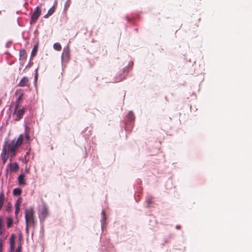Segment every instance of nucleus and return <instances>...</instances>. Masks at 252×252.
Masks as SVG:
<instances>
[{"instance_id":"c85d7f7f","label":"nucleus","mask_w":252,"mask_h":252,"mask_svg":"<svg viewBox=\"0 0 252 252\" xmlns=\"http://www.w3.org/2000/svg\"><path fill=\"white\" fill-rule=\"evenodd\" d=\"M15 252H22V251H17V250H16Z\"/></svg>"},{"instance_id":"39448f33","label":"nucleus","mask_w":252,"mask_h":252,"mask_svg":"<svg viewBox=\"0 0 252 252\" xmlns=\"http://www.w3.org/2000/svg\"><path fill=\"white\" fill-rule=\"evenodd\" d=\"M62 57L64 62H67L69 61L70 59V51L68 46L63 48Z\"/></svg>"},{"instance_id":"7c9ffc66","label":"nucleus","mask_w":252,"mask_h":252,"mask_svg":"<svg viewBox=\"0 0 252 252\" xmlns=\"http://www.w3.org/2000/svg\"><path fill=\"white\" fill-rule=\"evenodd\" d=\"M28 154H29V152H27L26 155H27Z\"/></svg>"},{"instance_id":"dca6fc26","label":"nucleus","mask_w":252,"mask_h":252,"mask_svg":"<svg viewBox=\"0 0 252 252\" xmlns=\"http://www.w3.org/2000/svg\"><path fill=\"white\" fill-rule=\"evenodd\" d=\"M4 200V194L2 192H1L0 194V210L1 209V208L3 206Z\"/></svg>"},{"instance_id":"c756f323","label":"nucleus","mask_w":252,"mask_h":252,"mask_svg":"<svg viewBox=\"0 0 252 252\" xmlns=\"http://www.w3.org/2000/svg\"><path fill=\"white\" fill-rule=\"evenodd\" d=\"M25 158L26 161H27V160L26 159V156H25Z\"/></svg>"},{"instance_id":"6ab92c4d","label":"nucleus","mask_w":252,"mask_h":252,"mask_svg":"<svg viewBox=\"0 0 252 252\" xmlns=\"http://www.w3.org/2000/svg\"><path fill=\"white\" fill-rule=\"evenodd\" d=\"M13 224V219L11 218H8L7 219V226L8 228H10L12 226Z\"/></svg>"},{"instance_id":"f3484780","label":"nucleus","mask_w":252,"mask_h":252,"mask_svg":"<svg viewBox=\"0 0 252 252\" xmlns=\"http://www.w3.org/2000/svg\"><path fill=\"white\" fill-rule=\"evenodd\" d=\"M54 49L58 51H60L62 50V46L59 43H56L53 45Z\"/></svg>"},{"instance_id":"0eeeda50","label":"nucleus","mask_w":252,"mask_h":252,"mask_svg":"<svg viewBox=\"0 0 252 252\" xmlns=\"http://www.w3.org/2000/svg\"><path fill=\"white\" fill-rule=\"evenodd\" d=\"M40 14H41L40 9L39 8V7L37 6L35 8L34 12L33 13V14L32 15V17H31L32 20L34 22L36 21L38 19L39 16L40 15Z\"/></svg>"},{"instance_id":"2eb2a0df","label":"nucleus","mask_w":252,"mask_h":252,"mask_svg":"<svg viewBox=\"0 0 252 252\" xmlns=\"http://www.w3.org/2000/svg\"><path fill=\"white\" fill-rule=\"evenodd\" d=\"M22 190L20 188H15L13 189V194L14 195L18 196L21 195Z\"/></svg>"},{"instance_id":"7ed1b4c3","label":"nucleus","mask_w":252,"mask_h":252,"mask_svg":"<svg viewBox=\"0 0 252 252\" xmlns=\"http://www.w3.org/2000/svg\"><path fill=\"white\" fill-rule=\"evenodd\" d=\"M15 95L17 96L14 102L15 110L18 109L21 105L22 101L24 98V93L21 89H17L15 92Z\"/></svg>"},{"instance_id":"1a4fd4ad","label":"nucleus","mask_w":252,"mask_h":252,"mask_svg":"<svg viewBox=\"0 0 252 252\" xmlns=\"http://www.w3.org/2000/svg\"><path fill=\"white\" fill-rule=\"evenodd\" d=\"M24 174H20L18 177V184L19 186H25L27 185L26 180Z\"/></svg>"},{"instance_id":"4be33fe9","label":"nucleus","mask_w":252,"mask_h":252,"mask_svg":"<svg viewBox=\"0 0 252 252\" xmlns=\"http://www.w3.org/2000/svg\"><path fill=\"white\" fill-rule=\"evenodd\" d=\"M11 205L9 203L8 204V206L6 208V211L8 212H10L11 211Z\"/></svg>"},{"instance_id":"412c9836","label":"nucleus","mask_w":252,"mask_h":252,"mask_svg":"<svg viewBox=\"0 0 252 252\" xmlns=\"http://www.w3.org/2000/svg\"><path fill=\"white\" fill-rule=\"evenodd\" d=\"M153 197H148V198L147 199V203H148V206H150V204L152 203V201H153Z\"/></svg>"},{"instance_id":"f257e3e1","label":"nucleus","mask_w":252,"mask_h":252,"mask_svg":"<svg viewBox=\"0 0 252 252\" xmlns=\"http://www.w3.org/2000/svg\"><path fill=\"white\" fill-rule=\"evenodd\" d=\"M23 135L20 134L17 139H13L9 143L3 145L0 157L3 164L5 163L7 159L10 158V161L15 157L17 151L23 142Z\"/></svg>"},{"instance_id":"5701e85b","label":"nucleus","mask_w":252,"mask_h":252,"mask_svg":"<svg viewBox=\"0 0 252 252\" xmlns=\"http://www.w3.org/2000/svg\"><path fill=\"white\" fill-rule=\"evenodd\" d=\"M16 250H17V251H22V245L21 243L19 244Z\"/></svg>"},{"instance_id":"a211bd4d","label":"nucleus","mask_w":252,"mask_h":252,"mask_svg":"<svg viewBox=\"0 0 252 252\" xmlns=\"http://www.w3.org/2000/svg\"><path fill=\"white\" fill-rule=\"evenodd\" d=\"M127 117L129 121H132L134 120V115L132 112H129L128 113Z\"/></svg>"},{"instance_id":"9d476101","label":"nucleus","mask_w":252,"mask_h":252,"mask_svg":"<svg viewBox=\"0 0 252 252\" xmlns=\"http://www.w3.org/2000/svg\"><path fill=\"white\" fill-rule=\"evenodd\" d=\"M27 54L25 49H22L19 51V60L25 62L27 59Z\"/></svg>"},{"instance_id":"f03ea898","label":"nucleus","mask_w":252,"mask_h":252,"mask_svg":"<svg viewBox=\"0 0 252 252\" xmlns=\"http://www.w3.org/2000/svg\"><path fill=\"white\" fill-rule=\"evenodd\" d=\"M25 220L26 223V230L28 232L30 227H34L35 225V220L34 217V211L33 207H31L25 211Z\"/></svg>"},{"instance_id":"393cba45","label":"nucleus","mask_w":252,"mask_h":252,"mask_svg":"<svg viewBox=\"0 0 252 252\" xmlns=\"http://www.w3.org/2000/svg\"><path fill=\"white\" fill-rule=\"evenodd\" d=\"M2 249H3L2 243L1 241H0V252H2Z\"/></svg>"},{"instance_id":"ddd939ff","label":"nucleus","mask_w":252,"mask_h":252,"mask_svg":"<svg viewBox=\"0 0 252 252\" xmlns=\"http://www.w3.org/2000/svg\"><path fill=\"white\" fill-rule=\"evenodd\" d=\"M15 248L14 236L12 234L10 238V249L11 252H13Z\"/></svg>"},{"instance_id":"6e6552de","label":"nucleus","mask_w":252,"mask_h":252,"mask_svg":"<svg viewBox=\"0 0 252 252\" xmlns=\"http://www.w3.org/2000/svg\"><path fill=\"white\" fill-rule=\"evenodd\" d=\"M20 87H29L30 85L29 78L27 77H23L19 83L18 85Z\"/></svg>"},{"instance_id":"f8f14e48","label":"nucleus","mask_w":252,"mask_h":252,"mask_svg":"<svg viewBox=\"0 0 252 252\" xmlns=\"http://www.w3.org/2000/svg\"><path fill=\"white\" fill-rule=\"evenodd\" d=\"M38 43H36L34 45L33 48L31 52V60H32L36 55V54H37V51H38Z\"/></svg>"},{"instance_id":"4468645a","label":"nucleus","mask_w":252,"mask_h":252,"mask_svg":"<svg viewBox=\"0 0 252 252\" xmlns=\"http://www.w3.org/2000/svg\"><path fill=\"white\" fill-rule=\"evenodd\" d=\"M55 11V7L54 6H52L50 9H49L47 13L44 16V18H47L49 16H51Z\"/></svg>"},{"instance_id":"20e7f679","label":"nucleus","mask_w":252,"mask_h":252,"mask_svg":"<svg viewBox=\"0 0 252 252\" xmlns=\"http://www.w3.org/2000/svg\"><path fill=\"white\" fill-rule=\"evenodd\" d=\"M25 108H23L19 110L16 109L15 110V108H14V111L13 113V115H16L15 120L17 121H20L23 117L25 112Z\"/></svg>"},{"instance_id":"9b49d317","label":"nucleus","mask_w":252,"mask_h":252,"mask_svg":"<svg viewBox=\"0 0 252 252\" xmlns=\"http://www.w3.org/2000/svg\"><path fill=\"white\" fill-rule=\"evenodd\" d=\"M7 166L9 167L11 172H16L19 168L18 164L17 162L10 163L8 164Z\"/></svg>"},{"instance_id":"423d86ee","label":"nucleus","mask_w":252,"mask_h":252,"mask_svg":"<svg viewBox=\"0 0 252 252\" xmlns=\"http://www.w3.org/2000/svg\"><path fill=\"white\" fill-rule=\"evenodd\" d=\"M48 215V212L47 208L44 206H43L39 211V217L40 220H44L45 219Z\"/></svg>"},{"instance_id":"aec40b11","label":"nucleus","mask_w":252,"mask_h":252,"mask_svg":"<svg viewBox=\"0 0 252 252\" xmlns=\"http://www.w3.org/2000/svg\"><path fill=\"white\" fill-rule=\"evenodd\" d=\"M15 214L17 215L20 211V207L18 203H16L15 205Z\"/></svg>"},{"instance_id":"cd10ccee","label":"nucleus","mask_w":252,"mask_h":252,"mask_svg":"<svg viewBox=\"0 0 252 252\" xmlns=\"http://www.w3.org/2000/svg\"><path fill=\"white\" fill-rule=\"evenodd\" d=\"M123 79H124V78H121L120 80H118V82H119V81H121V80H123Z\"/></svg>"},{"instance_id":"bb28decb","label":"nucleus","mask_w":252,"mask_h":252,"mask_svg":"<svg viewBox=\"0 0 252 252\" xmlns=\"http://www.w3.org/2000/svg\"><path fill=\"white\" fill-rule=\"evenodd\" d=\"M176 228H177V229H179V228H180V226H179V225H177V226H176Z\"/></svg>"},{"instance_id":"b1692460","label":"nucleus","mask_w":252,"mask_h":252,"mask_svg":"<svg viewBox=\"0 0 252 252\" xmlns=\"http://www.w3.org/2000/svg\"><path fill=\"white\" fill-rule=\"evenodd\" d=\"M2 219L0 218V233H1V228H2Z\"/></svg>"},{"instance_id":"a878e982","label":"nucleus","mask_w":252,"mask_h":252,"mask_svg":"<svg viewBox=\"0 0 252 252\" xmlns=\"http://www.w3.org/2000/svg\"><path fill=\"white\" fill-rule=\"evenodd\" d=\"M26 137L28 139H29V138H30V136H29V133H28V132H26Z\"/></svg>"}]
</instances>
